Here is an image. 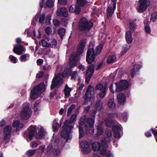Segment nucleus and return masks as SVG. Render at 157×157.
I'll return each mask as SVG.
<instances>
[{
  "mask_svg": "<svg viewBox=\"0 0 157 157\" xmlns=\"http://www.w3.org/2000/svg\"><path fill=\"white\" fill-rule=\"evenodd\" d=\"M116 59V56L114 54L110 55L108 57L107 62L108 63H111L115 61Z\"/></svg>",
  "mask_w": 157,
  "mask_h": 157,
  "instance_id": "2f4dec72",
  "label": "nucleus"
},
{
  "mask_svg": "<svg viewBox=\"0 0 157 157\" xmlns=\"http://www.w3.org/2000/svg\"><path fill=\"white\" fill-rule=\"evenodd\" d=\"M129 48V46L127 45L124 46L122 48V51L121 52V54L122 56L126 53Z\"/></svg>",
  "mask_w": 157,
  "mask_h": 157,
  "instance_id": "e433bc0d",
  "label": "nucleus"
},
{
  "mask_svg": "<svg viewBox=\"0 0 157 157\" xmlns=\"http://www.w3.org/2000/svg\"><path fill=\"white\" fill-rule=\"evenodd\" d=\"M37 130L38 133L36 138L41 139L46 134V132L44 130V129L40 126H38L37 127Z\"/></svg>",
  "mask_w": 157,
  "mask_h": 157,
  "instance_id": "6ab92c4d",
  "label": "nucleus"
},
{
  "mask_svg": "<svg viewBox=\"0 0 157 157\" xmlns=\"http://www.w3.org/2000/svg\"><path fill=\"white\" fill-rule=\"evenodd\" d=\"M36 151L35 149L29 150L27 151L26 154L28 156H31L35 154Z\"/></svg>",
  "mask_w": 157,
  "mask_h": 157,
  "instance_id": "c03bdc74",
  "label": "nucleus"
},
{
  "mask_svg": "<svg viewBox=\"0 0 157 157\" xmlns=\"http://www.w3.org/2000/svg\"><path fill=\"white\" fill-rule=\"evenodd\" d=\"M72 90V88L69 87L67 84L65 85L64 90L65 98H68L70 96V92Z\"/></svg>",
  "mask_w": 157,
  "mask_h": 157,
  "instance_id": "a878e982",
  "label": "nucleus"
},
{
  "mask_svg": "<svg viewBox=\"0 0 157 157\" xmlns=\"http://www.w3.org/2000/svg\"><path fill=\"white\" fill-rule=\"evenodd\" d=\"M61 142L58 139L55 137H54L52 140V144H50L48 147L47 151L48 153H50L51 152H53L54 155L56 156L58 155L60 152L59 149L58 148H53V146L56 145H63V144H61Z\"/></svg>",
  "mask_w": 157,
  "mask_h": 157,
  "instance_id": "20e7f679",
  "label": "nucleus"
},
{
  "mask_svg": "<svg viewBox=\"0 0 157 157\" xmlns=\"http://www.w3.org/2000/svg\"><path fill=\"white\" fill-rule=\"evenodd\" d=\"M113 121L110 118H107L105 120V124L108 126H111L113 124Z\"/></svg>",
  "mask_w": 157,
  "mask_h": 157,
  "instance_id": "58836bf2",
  "label": "nucleus"
},
{
  "mask_svg": "<svg viewBox=\"0 0 157 157\" xmlns=\"http://www.w3.org/2000/svg\"><path fill=\"white\" fill-rule=\"evenodd\" d=\"M110 137H105L101 141V143L102 147L107 148L108 147V145L106 142H109L110 141Z\"/></svg>",
  "mask_w": 157,
  "mask_h": 157,
  "instance_id": "c85d7f7f",
  "label": "nucleus"
},
{
  "mask_svg": "<svg viewBox=\"0 0 157 157\" xmlns=\"http://www.w3.org/2000/svg\"><path fill=\"white\" fill-rule=\"evenodd\" d=\"M79 138H82L84 135V132L82 128L81 127H79Z\"/></svg>",
  "mask_w": 157,
  "mask_h": 157,
  "instance_id": "603ef678",
  "label": "nucleus"
},
{
  "mask_svg": "<svg viewBox=\"0 0 157 157\" xmlns=\"http://www.w3.org/2000/svg\"><path fill=\"white\" fill-rule=\"evenodd\" d=\"M83 122V123H85L86 126L88 127L92 128L93 126L94 121V119L92 118H87Z\"/></svg>",
  "mask_w": 157,
  "mask_h": 157,
  "instance_id": "4be33fe9",
  "label": "nucleus"
},
{
  "mask_svg": "<svg viewBox=\"0 0 157 157\" xmlns=\"http://www.w3.org/2000/svg\"><path fill=\"white\" fill-rule=\"evenodd\" d=\"M80 145L83 148V151L84 154H87L91 152V148L89 147V144L86 141L83 140L81 141Z\"/></svg>",
  "mask_w": 157,
  "mask_h": 157,
  "instance_id": "2eb2a0df",
  "label": "nucleus"
},
{
  "mask_svg": "<svg viewBox=\"0 0 157 157\" xmlns=\"http://www.w3.org/2000/svg\"><path fill=\"white\" fill-rule=\"evenodd\" d=\"M157 19V12H154L151 15L150 18L151 21L154 22Z\"/></svg>",
  "mask_w": 157,
  "mask_h": 157,
  "instance_id": "4c0bfd02",
  "label": "nucleus"
},
{
  "mask_svg": "<svg viewBox=\"0 0 157 157\" xmlns=\"http://www.w3.org/2000/svg\"><path fill=\"white\" fill-rule=\"evenodd\" d=\"M40 106L39 103H35L34 106V110L35 114H36L40 110Z\"/></svg>",
  "mask_w": 157,
  "mask_h": 157,
  "instance_id": "79ce46f5",
  "label": "nucleus"
},
{
  "mask_svg": "<svg viewBox=\"0 0 157 157\" xmlns=\"http://www.w3.org/2000/svg\"><path fill=\"white\" fill-rule=\"evenodd\" d=\"M59 126V124H57L56 125H54L53 124L52 126L53 131V132H56L57 131L58 129V127Z\"/></svg>",
  "mask_w": 157,
  "mask_h": 157,
  "instance_id": "680f3d73",
  "label": "nucleus"
},
{
  "mask_svg": "<svg viewBox=\"0 0 157 157\" xmlns=\"http://www.w3.org/2000/svg\"><path fill=\"white\" fill-rule=\"evenodd\" d=\"M103 45L102 44H100L97 48L96 54H99L102 50Z\"/></svg>",
  "mask_w": 157,
  "mask_h": 157,
  "instance_id": "09e8293b",
  "label": "nucleus"
},
{
  "mask_svg": "<svg viewBox=\"0 0 157 157\" xmlns=\"http://www.w3.org/2000/svg\"><path fill=\"white\" fill-rule=\"evenodd\" d=\"M116 8H114V5H110L107 9V16L110 17L113 15Z\"/></svg>",
  "mask_w": 157,
  "mask_h": 157,
  "instance_id": "393cba45",
  "label": "nucleus"
},
{
  "mask_svg": "<svg viewBox=\"0 0 157 157\" xmlns=\"http://www.w3.org/2000/svg\"><path fill=\"white\" fill-rule=\"evenodd\" d=\"M53 24L55 26H58L59 25L60 23L59 21L57 19H54L53 20Z\"/></svg>",
  "mask_w": 157,
  "mask_h": 157,
  "instance_id": "bf43d9fd",
  "label": "nucleus"
},
{
  "mask_svg": "<svg viewBox=\"0 0 157 157\" xmlns=\"http://www.w3.org/2000/svg\"><path fill=\"white\" fill-rule=\"evenodd\" d=\"M108 105L109 107L111 109H113L115 108L116 104L113 98H111L109 100Z\"/></svg>",
  "mask_w": 157,
  "mask_h": 157,
  "instance_id": "473e14b6",
  "label": "nucleus"
},
{
  "mask_svg": "<svg viewBox=\"0 0 157 157\" xmlns=\"http://www.w3.org/2000/svg\"><path fill=\"white\" fill-rule=\"evenodd\" d=\"M25 50V48L22 46H15L13 49V52L17 55L21 54Z\"/></svg>",
  "mask_w": 157,
  "mask_h": 157,
  "instance_id": "5701e85b",
  "label": "nucleus"
},
{
  "mask_svg": "<svg viewBox=\"0 0 157 157\" xmlns=\"http://www.w3.org/2000/svg\"><path fill=\"white\" fill-rule=\"evenodd\" d=\"M51 15L48 14L47 15L46 18V21L47 22L50 23V21L51 20Z\"/></svg>",
  "mask_w": 157,
  "mask_h": 157,
  "instance_id": "69168bd1",
  "label": "nucleus"
},
{
  "mask_svg": "<svg viewBox=\"0 0 157 157\" xmlns=\"http://www.w3.org/2000/svg\"><path fill=\"white\" fill-rule=\"evenodd\" d=\"M112 129L114 132V136L116 138L120 137V132L121 131V128L117 125H114L113 126Z\"/></svg>",
  "mask_w": 157,
  "mask_h": 157,
  "instance_id": "412c9836",
  "label": "nucleus"
},
{
  "mask_svg": "<svg viewBox=\"0 0 157 157\" xmlns=\"http://www.w3.org/2000/svg\"><path fill=\"white\" fill-rule=\"evenodd\" d=\"M103 147L104 148H102L100 150V153L101 155H106L109 151H107L106 149L105 148V147Z\"/></svg>",
  "mask_w": 157,
  "mask_h": 157,
  "instance_id": "de8ad7c7",
  "label": "nucleus"
},
{
  "mask_svg": "<svg viewBox=\"0 0 157 157\" xmlns=\"http://www.w3.org/2000/svg\"><path fill=\"white\" fill-rule=\"evenodd\" d=\"M102 105V103L101 101H99L96 104V107L97 108H101Z\"/></svg>",
  "mask_w": 157,
  "mask_h": 157,
  "instance_id": "e2e57ef3",
  "label": "nucleus"
},
{
  "mask_svg": "<svg viewBox=\"0 0 157 157\" xmlns=\"http://www.w3.org/2000/svg\"><path fill=\"white\" fill-rule=\"evenodd\" d=\"M117 98L119 103L121 104H124L126 101V97L123 93L119 94Z\"/></svg>",
  "mask_w": 157,
  "mask_h": 157,
  "instance_id": "b1692460",
  "label": "nucleus"
},
{
  "mask_svg": "<svg viewBox=\"0 0 157 157\" xmlns=\"http://www.w3.org/2000/svg\"><path fill=\"white\" fill-rule=\"evenodd\" d=\"M94 88L92 86L89 85L84 96V98L86 101H89L90 104H91L92 101H94Z\"/></svg>",
  "mask_w": 157,
  "mask_h": 157,
  "instance_id": "6e6552de",
  "label": "nucleus"
},
{
  "mask_svg": "<svg viewBox=\"0 0 157 157\" xmlns=\"http://www.w3.org/2000/svg\"><path fill=\"white\" fill-rule=\"evenodd\" d=\"M86 42V39H83L82 40L77 49V55H76L75 54L73 53L71 55L69 63L70 67H73L76 65L77 60L78 58V56L82 53Z\"/></svg>",
  "mask_w": 157,
  "mask_h": 157,
  "instance_id": "f257e3e1",
  "label": "nucleus"
},
{
  "mask_svg": "<svg viewBox=\"0 0 157 157\" xmlns=\"http://www.w3.org/2000/svg\"><path fill=\"white\" fill-rule=\"evenodd\" d=\"M29 56L28 54H24L21 56L20 57V60L22 62H25L27 60V58H29Z\"/></svg>",
  "mask_w": 157,
  "mask_h": 157,
  "instance_id": "49530a36",
  "label": "nucleus"
},
{
  "mask_svg": "<svg viewBox=\"0 0 157 157\" xmlns=\"http://www.w3.org/2000/svg\"><path fill=\"white\" fill-rule=\"evenodd\" d=\"M12 130V127L10 125H6L4 129L2 139L5 142H8L10 138V132Z\"/></svg>",
  "mask_w": 157,
  "mask_h": 157,
  "instance_id": "9d476101",
  "label": "nucleus"
},
{
  "mask_svg": "<svg viewBox=\"0 0 157 157\" xmlns=\"http://www.w3.org/2000/svg\"><path fill=\"white\" fill-rule=\"evenodd\" d=\"M66 30L63 28H60L58 30V33L59 35L61 38L62 39L65 33Z\"/></svg>",
  "mask_w": 157,
  "mask_h": 157,
  "instance_id": "72a5a7b5",
  "label": "nucleus"
},
{
  "mask_svg": "<svg viewBox=\"0 0 157 157\" xmlns=\"http://www.w3.org/2000/svg\"><path fill=\"white\" fill-rule=\"evenodd\" d=\"M116 90L117 92L121 91L122 89H126L129 86V84L126 80L121 81L119 84L116 83Z\"/></svg>",
  "mask_w": 157,
  "mask_h": 157,
  "instance_id": "ddd939ff",
  "label": "nucleus"
},
{
  "mask_svg": "<svg viewBox=\"0 0 157 157\" xmlns=\"http://www.w3.org/2000/svg\"><path fill=\"white\" fill-rule=\"evenodd\" d=\"M105 133L106 135L109 137H111L112 135L111 131L108 129L105 131Z\"/></svg>",
  "mask_w": 157,
  "mask_h": 157,
  "instance_id": "13d9d810",
  "label": "nucleus"
},
{
  "mask_svg": "<svg viewBox=\"0 0 157 157\" xmlns=\"http://www.w3.org/2000/svg\"><path fill=\"white\" fill-rule=\"evenodd\" d=\"M95 89L100 91L97 96L99 95L100 98H102L105 96L107 91V88L105 86H104L102 84H99L95 86Z\"/></svg>",
  "mask_w": 157,
  "mask_h": 157,
  "instance_id": "1a4fd4ad",
  "label": "nucleus"
},
{
  "mask_svg": "<svg viewBox=\"0 0 157 157\" xmlns=\"http://www.w3.org/2000/svg\"><path fill=\"white\" fill-rule=\"evenodd\" d=\"M148 5L147 0H140V3L136 7V9L138 12L142 13L146 10Z\"/></svg>",
  "mask_w": 157,
  "mask_h": 157,
  "instance_id": "f8f14e48",
  "label": "nucleus"
},
{
  "mask_svg": "<svg viewBox=\"0 0 157 157\" xmlns=\"http://www.w3.org/2000/svg\"><path fill=\"white\" fill-rule=\"evenodd\" d=\"M50 44V46L52 48H55L57 44V40L55 39H53L51 41Z\"/></svg>",
  "mask_w": 157,
  "mask_h": 157,
  "instance_id": "a18cd8bd",
  "label": "nucleus"
},
{
  "mask_svg": "<svg viewBox=\"0 0 157 157\" xmlns=\"http://www.w3.org/2000/svg\"><path fill=\"white\" fill-rule=\"evenodd\" d=\"M71 73L70 69H66L65 70L63 73L59 74L54 76L51 85V89H53L57 86H60L63 82V77H67Z\"/></svg>",
  "mask_w": 157,
  "mask_h": 157,
  "instance_id": "f03ea898",
  "label": "nucleus"
},
{
  "mask_svg": "<svg viewBox=\"0 0 157 157\" xmlns=\"http://www.w3.org/2000/svg\"><path fill=\"white\" fill-rule=\"evenodd\" d=\"M46 33L48 35L54 34L55 32V29L53 28L52 29V31L51 28L49 27H48L46 28L45 30Z\"/></svg>",
  "mask_w": 157,
  "mask_h": 157,
  "instance_id": "f704fd0d",
  "label": "nucleus"
},
{
  "mask_svg": "<svg viewBox=\"0 0 157 157\" xmlns=\"http://www.w3.org/2000/svg\"><path fill=\"white\" fill-rule=\"evenodd\" d=\"M45 147L44 146H40L39 148V149L40 150V153L42 154L44 151Z\"/></svg>",
  "mask_w": 157,
  "mask_h": 157,
  "instance_id": "338daca9",
  "label": "nucleus"
},
{
  "mask_svg": "<svg viewBox=\"0 0 157 157\" xmlns=\"http://www.w3.org/2000/svg\"><path fill=\"white\" fill-rule=\"evenodd\" d=\"M132 33L130 31H128L126 33V40L128 44L131 43L133 40V39L132 36Z\"/></svg>",
  "mask_w": 157,
  "mask_h": 157,
  "instance_id": "bb28decb",
  "label": "nucleus"
},
{
  "mask_svg": "<svg viewBox=\"0 0 157 157\" xmlns=\"http://www.w3.org/2000/svg\"><path fill=\"white\" fill-rule=\"evenodd\" d=\"M13 127H15L17 130L21 129L23 126V124L20 123L19 121H13L12 124Z\"/></svg>",
  "mask_w": 157,
  "mask_h": 157,
  "instance_id": "cd10ccee",
  "label": "nucleus"
},
{
  "mask_svg": "<svg viewBox=\"0 0 157 157\" xmlns=\"http://www.w3.org/2000/svg\"><path fill=\"white\" fill-rule=\"evenodd\" d=\"M141 67V66L140 65L138 64H135L134 68L131 71L132 76L133 77L136 72H137Z\"/></svg>",
  "mask_w": 157,
  "mask_h": 157,
  "instance_id": "7c9ffc66",
  "label": "nucleus"
},
{
  "mask_svg": "<svg viewBox=\"0 0 157 157\" xmlns=\"http://www.w3.org/2000/svg\"><path fill=\"white\" fill-rule=\"evenodd\" d=\"M93 26L92 22L89 21L86 18L82 17L79 21L78 28L80 30L85 31L90 30Z\"/></svg>",
  "mask_w": 157,
  "mask_h": 157,
  "instance_id": "423d86ee",
  "label": "nucleus"
},
{
  "mask_svg": "<svg viewBox=\"0 0 157 157\" xmlns=\"http://www.w3.org/2000/svg\"><path fill=\"white\" fill-rule=\"evenodd\" d=\"M36 130V126L31 125L28 128L29 132L28 135H25L24 136L28 140H32L34 137L35 132Z\"/></svg>",
  "mask_w": 157,
  "mask_h": 157,
  "instance_id": "9b49d317",
  "label": "nucleus"
},
{
  "mask_svg": "<svg viewBox=\"0 0 157 157\" xmlns=\"http://www.w3.org/2000/svg\"><path fill=\"white\" fill-rule=\"evenodd\" d=\"M39 21L40 23H43L45 17V15L44 14H41L39 15Z\"/></svg>",
  "mask_w": 157,
  "mask_h": 157,
  "instance_id": "8fccbe9b",
  "label": "nucleus"
},
{
  "mask_svg": "<svg viewBox=\"0 0 157 157\" xmlns=\"http://www.w3.org/2000/svg\"><path fill=\"white\" fill-rule=\"evenodd\" d=\"M78 75L77 72L76 71L73 72L71 74V78L72 79H75Z\"/></svg>",
  "mask_w": 157,
  "mask_h": 157,
  "instance_id": "6e6d98bb",
  "label": "nucleus"
},
{
  "mask_svg": "<svg viewBox=\"0 0 157 157\" xmlns=\"http://www.w3.org/2000/svg\"><path fill=\"white\" fill-rule=\"evenodd\" d=\"M44 0H42L39 3L40 8H42L43 6L45 7L51 8L54 6V2L52 0H47L45 4Z\"/></svg>",
  "mask_w": 157,
  "mask_h": 157,
  "instance_id": "f3484780",
  "label": "nucleus"
},
{
  "mask_svg": "<svg viewBox=\"0 0 157 157\" xmlns=\"http://www.w3.org/2000/svg\"><path fill=\"white\" fill-rule=\"evenodd\" d=\"M75 105L74 104H72L68 109L67 112V116H69L72 113V110L75 109Z\"/></svg>",
  "mask_w": 157,
  "mask_h": 157,
  "instance_id": "c9c22d12",
  "label": "nucleus"
},
{
  "mask_svg": "<svg viewBox=\"0 0 157 157\" xmlns=\"http://www.w3.org/2000/svg\"><path fill=\"white\" fill-rule=\"evenodd\" d=\"M94 67L93 64L91 65L88 68L86 75V82L88 83L94 71Z\"/></svg>",
  "mask_w": 157,
  "mask_h": 157,
  "instance_id": "dca6fc26",
  "label": "nucleus"
},
{
  "mask_svg": "<svg viewBox=\"0 0 157 157\" xmlns=\"http://www.w3.org/2000/svg\"><path fill=\"white\" fill-rule=\"evenodd\" d=\"M69 11L72 13H74L75 14H79L81 12V9L78 5H73L69 8Z\"/></svg>",
  "mask_w": 157,
  "mask_h": 157,
  "instance_id": "aec40b11",
  "label": "nucleus"
},
{
  "mask_svg": "<svg viewBox=\"0 0 157 157\" xmlns=\"http://www.w3.org/2000/svg\"><path fill=\"white\" fill-rule=\"evenodd\" d=\"M78 4L80 6H84L86 3V0H77Z\"/></svg>",
  "mask_w": 157,
  "mask_h": 157,
  "instance_id": "864d4df0",
  "label": "nucleus"
},
{
  "mask_svg": "<svg viewBox=\"0 0 157 157\" xmlns=\"http://www.w3.org/2000/svg\"><path fill=\"white\" fill-rule=\"evenodd\" d=\"M129 25V31H131V33H132L134 31L135 28V23L134 22L132 21H130Z\"/></svg>",
  "mask_w": 157,
  "mask_h": 157,
  "instance_id": "a19ab883",
  "label": "nucleus"
},
{
  "mask_svg": "<svg viewBox=\"0 0 157 157\" xmlns=\"http://www.w3.org/2000/svg\"><path fill=\"white\" fill-rule=\"evenodd\" d=\"M9 58L10 60V61L13 63H16L17 61V59L12 55H10V56Z\"/></svg>",
  "mask_w": 157,
  "mask_h": 157,
  "instance_id": "3c124183",
  "label": "nucleus"
},
{
  "mask_svg": "<svg viewBox=\"0 0 157 157\" xmlns=\"http://www.w3.org/2000/svg\"><path fill=\"white\" fill-rule=\"evenodd\" d=\"M40 44L44 47H48L50 46V44L44 40H42L40 42Z\"/></svg>",
  "mask_w": 157,
  "mask_h": 157,
  "instance_id": "ea45409f",
  "label": "nucleus"
},
{
  "mask_svg": "<svg viewBox=\"0 0 157 157\" xmlns=\"http://www.w3.org/2000/svg\"><path fill=\"white\" fill-rule=\"evenodd\" d=\"M69 121H65L64 122V125L63 126V129L61 132L62 136L64 138L67 142H70L69 140L72 138V130L73 126L69 125Z\"/></svg>",
  "mask_w": 157,
  "mask_h": 157,
  "instance_id": "7ed1b4c3",
  "label": "nucleus"
},
{
  "mask_svg": "<svg viewBox=\"0 0 157 157\" xmlns=\"http://www.w3.org/2000/svg\"><path fill=\"white\" fill-rule=\"evenodd\" d=\"M145 31L146 32L148 33H149L151 32V29L149 27L146 26L145 27Z\"/></svg>",
  "mask_w": 157,
  "mask_h": 157,
  "instance_id": "0e129e2a",
  "label": "nucleus"
},
{
  "mask_svg": "<svg viewBox=\"0 0 157 157\" xmlns=\"http://www.w3.org/2000/svg\"><path fill=\"white\" fill-rule=\"evenodd\" d=\"M45 89L44 83H41L34 87L31 91L30 97L32 99H35L39 97Z\"/></svg>",
  "mask_w": 157,
  "mask_h": 157,
  "instance_id": "39448f33",
  "label": "nucleus"
},
{
  "mask_svg": "<svg viewBox=\"0 0 157 157\" xmlns=\"http://www.w3.org/2000/svg\"><path fill=\"white\" fill-rule=\"evenodd\" d=\"M56 14L57 16L62 15L65 17H67L68 15L67 9L64 7H58L56 12Z\"/></svg>",
  "mask_w": 157,
  "mask_h": 157,
  "instance_id": "a211bd4d",
  "label": "nucleus"
},
{
  "mask_svg": "<svg viewBox=\"0 0 157 157\" xmlns=\"http://www.w3.org/2000/svg\"><path fill=\"white\" fill-rule=\"evenodd\" d=\"M38 145V144L35 141H33L30 143V146L32 148L36 147Z\"/></svg>",
  "mask_w": 157,
  "mask_h": 157,
  "instance_id": "5fc2aeb1",
  "label": "nucleus"
},
{
  "mask_svg": "<svg viewBox=\"0 0 157 157\" xmlns=\"http://www.w3.org/2000/svg\"><path fill=\"white\" fill-rule=\"evenodd\" d=\"M106 157H113V155L110 151H108V152L106 154Z\"/></svg>",
  "mask_w": 157,
  "mask_h": 157,
  "instance_id": "774afa93",
  "label": "nucleus"
},
{
  "mask_svg": "<svg viewBox=\"0 0 157 157\" xmlns=\"http://www.w3.org/2000/svg\"><path fill=\"white\" fill-rule=\"evenodd\" d=\"M32 110L28 104H24L20 113V117L22 119L27 120L31 116Z\"/></svg>",
  "mask_w": 157,
  "mask_h": 157,
  "instance_id": "0eeeda50",
  "label": "nucleus"
},
{
  "mask_svg": "<svg viewBox=\"0 0 157 157\" xmlns=\"http://www.w3.org/2000/svg\"><path fill=\"white\" fill-rule=\"evenodd\" d=\"M97 135L98 136L101 135L103 132V130L101 126H97Z\"/></svg>",
  "mask_w": 157,
  "mask_h": 157,
  "instance_id": "37998d69",
  "label": "nucleus"
},
{
  "mask_svg": "<svg viewBox=\"0 0 157 157\" xmlns=\"http://www.w3.org/2000/svg\"><path fill=\"white\" fill-rule=\"evenodd\" d=\"M93 150L95 151H98L99 150L101 147V145L99 143L96 142L93 143L92 145Z\"/></svg>",
  "mask_w": 157,
  "mask_h": 157,
  "instance_id": "c756f323",
  "label": "nucleus"
},
{
  "mask_svg": "<svg viewBox=\"0 0 157 157\" xmlns=\"http://www.w3.org/2000/svg\"><path fill=\"white\" fill-rule=\"evenodd\" d=\"M58 2L60 4L65 5L67 3V0H58Z\"/></svg>",
  "mask_w": 157,
  "mask_h": 157,
  "instance_id": "052dcab7",
  "label": "nucleus"
},
{
  "mask_svg": "<svg viewBox=\"0 0 157 157\" xmlns=\"http://www.w3.org/2000/svg\"><path fill=\"white\" fill-rule=\"evenodd\" d=\"M77 117V115L76 114H72L70 120V122L71 123H72L75 120Z\"/></svg>",
  "mask_w": 157,
  "mask_h": 157,
  "instance_id": "4d7b16f0",
  "label": "nucleus"
},
{
  "mask_svg": "<svg viewBox=\"0 0 157 157\" xmlns=\"http://www.w3.org/2000/svg\"><path fill=\"white\" fill-rule=\"evenodd\" d=\"M95 56L94 49L92 48H90L87 52L86 61L89 63H92L95 59Z\"/></svg>",
  "mask_w": 157,
  "mask_h": 157,
  "instance_id": "4468645a",
  "label": "nucleus"
}]
</instances>
